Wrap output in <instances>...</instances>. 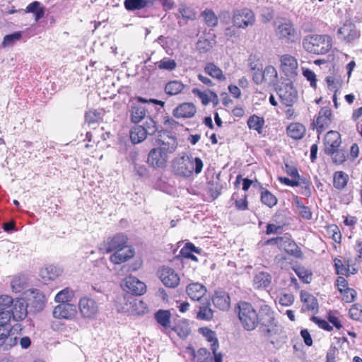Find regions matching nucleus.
Segmentation results:
<instances>
[{"instance_id": "obj_21", "label": "nucleus", "mask_w": 362, "mask_h": 362, "mask_svg": "<svg viewBox=\"0 0 362 362\" xmlns=\"http://www.w3.org/2000/svg\"><path fill=\"white\" fill-rule=\"evenodd\" d=\"M214 305L222 310H227L230 305V298L224 291H216L212 298Z\"/></svg>"}, {"instance_id": "obj_39", "label": "nucleus", "mask_w": 362, "mask_h": 362, "mask_svg": "<svg viewBox=\"0 0 362 362\" xmlns=\"http://www.w3.org/2000/svg\"><path fill=\"white\" fill-rule=\"evenodd\" d=\"M337 285L339 291L344 294L351 293V298L349 299L350 301H354L356 297V292L354 289L347 287V281L342 276H339L337 279Z\"/></svg>"}, {"instance_id": "obj_43", "label": "nucleus", "mask_w": 362, "mask_h": 362, "mask_svg": "<svg viewBox=\"0 0 362 362\" xmlns=\"http://www.w3.org/2000/svg\"><path fill=\"white\" fill-rule=\"evenodd\" d=\"M221 185L217 181L211 180L207 182L208 192L214 200L221 194Z\"/></svg>"}, {"instance_id": "obj_33", "label": "nucleus", "mask_w": 362, "mask_h": 362, "mask_svg": "<svg viewBox=\"0 0 362 362\" xmlns=\"http://www.w3.org/2000/svg\"><path fill=\"white\" fill-rule=\"evenodd\" d=\"M301 301L305 305L306 308L309 310H317L318 303L317 300L313 295L308 292L302 291L300 292Z\"/></svg>"}, {"instance_id": "obj_42", "label": "nucleus", "mask_w": 362, "mask_h": 362, "mask_svg": "<svg viewBox=\"0 0 362 362\" xmlns=\"http://www.w3.org/2000/svg\"><path fill=\"white\" fill-rule=\"evenodd\" d=\"M261 202L269 208H272L277 204V198L267 189H263L261 192Z\"/></svg>"}, {"instance_id": "obj_3", "label": "nucleus", "mask_w": 362, "mask_h": 362, "mask_svg": "<svg viewBox=\"0 0 362 362\" xmlns=\"http://www.w3.org/2000/svg\"><path fill=\"white\" fill-rule=\"evenodd\" d=\"M258 325L260 333L267 339L281 336L284 332L283 327L276 320L273 310L267 305H262L259 309Z\"/></svg>"}, {"instance_id": "obj_27", "label": "nucleus", "mask_w": 362, "mask_h": 362, "mask_svg": "<svg viewBox=\"0 0 362 362\" xmlns=\"http://www.w3.org/2000/svg\"><path fill=\"white\" fill-rule=\"evenodd\" d=\"M253 281L256 288H265L270 285L272 276L267 272H261L255 276Z\"/></svg>"}, {"instance_id": "obj_11", "label": "nucleus", "mask_w": 362, "mask_h": 362, "mask_svg": "<svg viewBox=\"0 0 362 362\" xmlns=\"http://www.w3.org/2000/svg\"><path fill=\"white\" fill-rule=\"evenodd\" d=\"M121 286L127 292L132 296H141L146 292L145 284L133 276H127L122 282Z\"/></svg>"}, {"instance_id": "obj_7", "label": "nucleus", "mask_w": 362, "mask_h": 362, "mask_svg": "<svg viewBox=\"0 0 362 362\" xmlns=\"http://www.w3.org/2000/svg\"><path fill=\"white\" fill-rule=\"evenodd\" d=\"M116 306L119 312L136 315L144 313L143 309L146 308V304L142 300L129 293H125L119 297L116 302Z\"/></svg>"}, {"instance_id": "obj_14", "label": "nucleus", "mask_w": 362, "mask_h": 362, "mask_svg": "<svg viewBox=\"0 0 362 362\" xmlns=\"http://www.w3.org/2000/svg\"><path fill=\"white\" fill-rule=\"evenodd\" d=\"M341 144V135L338 132H328L324 138L325 153H333L339 148Z\"/></svg>"}, {"instance_id": "obj_1", "label": "nucleus", "mask_w": 362, "mask_h": 362, "mask_svg": "<svg viewBox=\"0 0 362 362\" xmlns=\"http://www.w3.org/2000/svg\"><path fill=\"white\" fill-rule=\"evenodd\" d=\"M157 141L159 146L149 151L147 163L155 169H163L167 166L169 155L176 151L178 142L176 136L167 131L160 132Z\"/></svg>"}, {"instance_id": "obj_23", "label": "nucleus", "mask_w": 362, "mask_h": 362, "mask_svg": "<svg viewBox=\"0 0 362 362\" xmlns=\"http://www.w3.org/2000/svg\"><path fill=\"white\" fill-rule=\"evenodd\" d=\"M186 291L192 300H201L205 295L206 289L202 284L194 283L187 286Z\"/></svg>"}, {"instance_id": "obj_58", "label": "nucleus", "mask_w": 362, "mask_h": 362, "mask_svg": "<svg viewBox=\"0 0 362 362\" xmlns=\"http://www.w3.org/2000/svg\"><path fill=\"white\" fill-rule=\"evenodd\" d=\"M134 170L137 175L141 177H146L148 175V170L144 165L138 164L134 162Z\"/></svg>"}, {"instance_id": "obj_6", "label": "nucleus", "mask_w": 362, "mask_h": 362, "mask_svg": "<svg viewBox=\"0 0 362 362\" xmlns=\"http://www.w3.org/2000/svg\"><path fill=\"white\" fill-rule=\"evenodd\" d=\"M238 317L244 329L252 331L258 325L259 313H257L251 304L240 302L238 304Z\"/></svg>"}, {"instance_id": "obj_48", "label": "nucleus", "mask_w": 362, "mask_h": 362, "mask_svg": "<svg viewBox=\"0 0 362 362\" xmlns=\"http://www.w3.org/2000/svg\"><path fill=\"white\" fill-rule=\"evenodd\" d=\"M331 156L332 161L337 165L342 164L346 159L345 151L337 148L333 153H326Z\"/></svg>"}, {"instance_id": "obj_18", "label": "nucleus", "mask_w": 362, "mask_h": 362, "mask_svg": "<svg viewBox=\"0 0 362 362\" xmlns=\"http://www.w3.org/2000/svg\"><path fill=\"white\" fill-rule=\"evenodd\" d=\"M160 279L163 284L170 288H175L180 283V277L174 269L163 267L160 272Z\"/></svg>"}, {"instance_id": "obj_16", "label": "nucleus", "mask_w": 362, "mask_h": 362, "mask_svg": "<svg viewBox=\"0 0 362 362\" xmlns=\"http://www.w3.org/2000/svg\"><path fill=\"white\" fill-rule=\"evenodd\" d=\"M281 68L285 75L293 78L297 75L298 63L295 57L284 54L281 57Z\"/></svg>"}, {"instance_id": "obj_24", "label": "nucleus", "mask_w": 362, "mask_h": 362, "mask_svg": "<svg viewBox=\"0 0 362 362\" xmlns=\"http://www.w3.org/2000/svg\"><path fill=\"white\" fill-rule=\"evenodd\" d=\"M154 1L155 0H124V6L127 11H134L151 7Z\"/></svg>"}, {"instance_id": "obj_29", "label": "nucleus", "mask_w": 362, "mask_h": 362, "mask_svg": "<svg viewBox=\"0 0 362 362\" xmlns=\"http://www.w3.org/2000/svg\"><path fill=\"white\" fill-rule=\"evenodd\" d=\"M60 270L54 265H47L40 270V276L44 280H54L60 275Z\"/></svg>"}, {"instance_id": "obj_22", "label": "nucleus", "mask_w": 362, "mask_h": 362, "mask_svg": "<svg viewBox=\"0 0 362 362\" xmlns=\"http://www.w3.org/2000/svg\"><path fill=\"white\" fill-rule=\"evenodd\" d=\"M277 34L280 39H285L286 42H294L296 40V30L290 23L279 25Z\"/></svg>"}, {"instance_id": "obj_2", "label": "nucleus", "mask_w": 362, "mask_h": 362, "mask_svg": "<svg viewBox=\"0 0 362 362\" xmlns=\"http://www.w3.org/2000/svg\"><path fill=\"white\" fill-rule=\"evenodd\" d=\"M127 238L121 233L108 238L105 242V248L107 252L116 250L110 256V260L115 264H121L134 256V251L127 244Z\"/></svg>"}, {"instance_id": "obj_64", "label": "nucleus", "mask_w": 362, "mask_h": 362, "mask_svg": "<svg viewBox=\"0 0 362 362\" xmlns=\"http://www.w3.org/2000/svg\"><path fill=\"white\" fill-rule=\"evenodd\" d=\"M339 350L335 346H331L327 354V362H336L335 357Z\"/></svg>"}, {"instance_id": "obj_45", "label": "nucleus", "mask_w": 362, "mask_h": 362, "mask_svg": "<svg viewBox=\"0 0 362 362\" xmlns=\"http://www.w3.org/2000/svg\"><path fill=\"white\" fill-rule=\"evenodd\" d=\"M265 82L268 83H274L277 78V71L272 66H267L263 71Z\"/></svg>"}, {"instance_id": "obj_34", "label": "nucleus", "mask_w": 362, "mask_h": 362, "mask_svg": "<svg viewBox=\"0 0 362 362\" xmlns=\"http://www.w3.org/2000/svg\"><path fill=\"white\" fill-rule=\"evenodd\" d=\"M180 338H186L191 332L189 323L186 320H180L172 328Z\"/></svg>"}, {"instance_id": "obj_25", "label": "nucleus", "mask_w": 362, "mask_h": 362, "mask_svg": "<svg viewBox=\"0 0 362 362\" xmlns=\"http://www.w3.org/2000/svg\"><path fill=\"white\" fill-rule=\"evenodd\" d=\"M146 108L139 103H133L131 106V121L137 124L146 116Z\"/></svg>"}, {"instance_id": "obj_44", "label": "nucleus", "mask_w": 362, "mask_h": 362, "mask_svg": "<svg viewBox=\"0 0 362 362\" xmlns=\"http://www.w3.org/2000/svg\"><path fill=\"white\" fill-rule=\"evenodd\" d=\"M21 37L22 33L20 31L15 32L10 35H6L3 39L2 47H6L8 46H12L15 44L16 42L20 40Z\"/></svg>"}, {"instance_id": "obj_54", "label": "nucleus", "mask_w": 362, "mask_h": 362, "mask_svg": "<svg viewBox=\"0 0 362 362\" xmlns=\"http://www.w3.org/2000/svg\"><path fill=\"white\" fill-rule=\"evenodd\" d=\"M349 316L354 320H360L362 319V309L358 305H353L349 309Z\"/></svg>"}, {"instance_id": "obj_5", "label": "nucleus", "mask_w": 362, "mask_h": 362, "mask_svg": "<svg viewBox=\"0 0 362 362\" xmlns=\"http://www.w3.org/2000/svg\"><path fill=\"white\" fill-rule=\"evenodd\" d=\"M303 47L308 52L325 54L332 47V39L328 35H308L303 40Z\"/></svg>"}, {"instance_id": "obj_40", "label": "nucleus", "mask_w": 362, "mask_h": 362, "mask_svg": "<svg viewBox=\"0 0 362 362\" xmlns=\"http://www.w3.org/2000/svg\"><path fill=\"white\" fill-rule=\"evenodd\" d=\"M204 22L208 27H216L218 25V16L211 9H206L201 13Z\"/></svg>"}, {"instance_id": "obj_61", "label": "nucleus", "mask_w": 362, "mask_h": 362, "mask_svg": "<svg viewBox=\"0 0 362 362\" xmlns=\"http://www.w3.org/2000/svg\"><path fill=\"white\" fill-rule=\"evenodd\" d=\"M294 300V296L291 293L284 294L279 298V303L282 305L288 306L293 303Z\"/></svg>"}, {"instance_id": "obj_35", "label": "nucleus", "mask_w": 362, "mask_h": 362, "mask_svg": "<svg viewBox=\"0 0 362 362\" xmlns=\"http://www.w3.org/2000/svg\"><path fill=\"white\" fill-rule=\"evenodd\" d=\"M197 317L200 320H210L213 318V310L210 308V303L206 300L199 307Z\"/></svg>"}, {"instance_id": "obj_47", "label": "nucleus", "mask_w": 362, "mask_h": 362, "mask_svg": "<svg viewBox=\"0 0 362 362\" xmlns=\"http://www.w3.org/2000/svg\"><path fill=\"white\" fill-rule=\"evenodd\" d=\"M143 128L147 135H153L158 130V127L156 122L151 117L146 119Z\"/></svg>"}, {"instance_id": "obj_55", "label": "nucleus", "mask_w": 362, "mask_h": 362, "mask_svg": "<svg viewBox=\"0 0 362 362\" xmlns=\"http://www.w3.org/2000/svg\"><path fill=\"white\" fill-rule=\"evenodd\" d=\"M12 315L9 309L4 310L0 311V324L5 327L11 326L9 324Z\"/></svg>"}, {"instance_id": "obj_36", "label": "nucleus", "mask_w": 362, "mask_h": 362, "mask_svg": "<svg viewBox=\"0 0 362 362\" xmlns=\"http://www.w3.org/2000/svg\"><path fill=\"white\" fill-rule=\"evenodd\" d=\"M204 71L211 77L219 81H224L226 77L223 74L222 70L214 63H208L204 67Z\"/></svg>"}, {"instance_id": "obj_32", "label": "nucleus", "mask_w": 362, "mask_h": 362, "mask_svg": "<svg viewBox=\"0 0 362 362\" xmlns=\"http://www.w3.org/2000/svg\"><path fill=\"white\" fill-rule=\"evenodd\" d=\"M185 85L180 81H171L166 83L165 92L168 95H175L182 92Z\"/></svg>"}, {"instance_id": "obj_59", "label": "nucleus", "mask_w": 362, "mask_h": 362, "mask_svg": "<svg viewBox=\"0 0 362 362\" xmlns=\"http://www.w3.org/2000/svg\"><path fill=\"white\" fill-rule=\"evenodd\" d=\"M303 76L310 82V86L313 88H316V75L310 69L303 70Z\"/></svg>"}, {"instance_id": "obj_46", "label": "nucleus", "mask_w": 362, "mask_h": 362, "mask_svg": "<svg viewBox=\"0 0 362 362\" xmlns=\"http://www.w3.org/2000/svg\"><path fill=\"white\" fill-rule=\"evenodd\" d=\"M80 311L84 317H90V299L87 297H83L80 299L78 303Z\"/></svg>"}, {"instance_id": "obj_62", "label": "nucleus", "mask_w": 362, "mask_h": 362, "mask_svg": "<svg viewBox=\"0 0 362 362\" xmlns=\"http://www.w3.org/2000/svg\"><path fill=\"white\" fill-rule=\"evenodd\" d=\"M192 93L195 95H197L201 100L203 105H206L209 103L210 100L209 99V97L207 94H206L204 92H202L198 88H193Z\"/></svg>"}, {"instance_id": "obj_9", "label": "nucleus", "mask_w": 362, "mask_h": 362, "mask_svg": "<svg viewBox=\"0 0 362 362\" xmlns=\"http://www.w3.org/2000/svg\"><path fill=\"white\" fill-rule=\"evenodd\" d=\"M281 102L286 107H291L298 100V92L292 82L282 83L277 89Z\"/></svg>"}, {"instance_id": "obj_15", "label": "nucleus", "mask_w": 362, "mask_h": 362, "mask_svg": "<svg viewBox=\"0 0 362 362\" xmlns=\"http://www.w3.org/2000/svg\"><path fill=\"white\" fill-rule=\"evenodd\" d=\"M76 314V306L71 303H60L54 307L52 315L54 318L70 320Z\"/></svg>"}, {"instance_id": "obj_19", "label": "nucleus", "mask_w": 362, "mask_h": 362, "mask_svg": "<svg viewBox=\"0 0 362 362\" xmlns=\"http://www.w3.org/2000/svg\"><path fill=\"white\" fill-rule=\"evenodd\" d=\"M199 332L202 333L209 341L212 342L211 349L212 350L213 354L215 355V362H222L221 354L217 353L218 343L216 333L207 327L199 328Z\"/></svg>"}, {"instance_id": "obj_30", "label": "nucleus", "mask_w": 362, "mask_h": 362, "mask_svg": "<svg viewBox=\"0 0 362 362\" xmlns=\"http://www.w3.org/2000/svg\"><path fill=\"white\" fill-rule=\"evenodd\" d=\"M155 319L157 322L160 325L164 328H170V317L171 313L170 310H158L155 313Z\"/></svg>"}, {"instance_id": "obj_28", "label": "nucleus", "mask_w": 362, "mask_h": 362, "mask_svg": "<svg viewBox=\"0 0 362 362\" xmlns=\"http://www.w3.org/2000/svg\"><path fill=\"white\" fill-rule=\"evenodd\" d=\"M287 133L294 139H300L305 133V127L300 123H293L287 127Z\"/></svg>"}, {"instance_id": "obj_37", "label": "nucleus", "mask_w": 362, "mask_h": 362, "mask_svg": "<svg viewBox=\"0 0 362 362\" xmlns=\"http://www.w3.org/2000/svg\"><path fill=\"white\" fill-rule=\"evenodd\" d=\"M348 175L342 171L336 172L334 175L333 185L337 189H343L347 185Z\"/></svg>"}, {"instance_id": "obj_26", "label": "nucleus", "mask_w": 362, "mask_h": 362, "mask_svg": "<svg viewBox=\"0 0 362 362\" xmlns=\"http://www.w3.org/2000/svg\"><path fill=\"white\" fill-rule=\"evenodd\" d=\"M25 13H32L35 16V21H38L45 16V7L41 4L40 2L35 1L28 4L25 9Z\"/></svg>"}, {"instance_id": "obj_13", "label": "nucleus", "mask_w": 362, "mask_h": 362, "mask_svg": "<svg viewBox=\"0 0 362 362\" xmlns=\"http://www.w3.org/2000/svg\"><path fill=\"white\" fill-rule=\"evenodd\" d=\"M337 35L346 42H351L360 37V33L357 30L355 24L347 20L338 31Z\"/></svg>"}, {"instance_id": "obj_49", "label": "nucleus", "mask_w": 362, "mask_h": 362, "mask_svg": "<svg viewBox=\"0 0 362 362\" xmlns=\"http://www.w3.org/2000/svg\"><path fill=\"white\" fill-rule=\"evenodd\" d=\"M156 64L160 69H165L168 71H173L177 66L175 61L171 59H163V60L156 63Z\"/></svg>"}, {"instance_id": "obj_63", "label": "nucleus", "mask_w": 362, "mask_h": 362, "mask_svg": "<svg viewBox=\"0 0 362 362\" xmlns=\"http://www.w3.org/2000/svg\"><path fill=\"white\" fill-rule=\"evenodd\" d=\"M326 82L327 83L328 88L336 92L338 89L339 84L338 82L335 81L334 78L332 76L326 77Z\"/></svg>"}, {"instance_id": "obj_8", "label": "nucleus", "mask_w": 362, "mask_h": 362, "mask_svg": "<svg viewBox=\"0 0 362 362\" xmlns=\"http://www.w3.org/2000/svg\"><path fill=\"white\" fill-rule=\"evenodd\" d=\"M21 330V325L5 327L0 324V348L9 350L18 344V337L12 332L13 329Z\"/></svg>"}, {"instance_id": "obj_41", "label": "nucleus", "mask_w": 362, "mask_h": 362, "mask_svg": "<svg viewBox=\"0 0 362 362\" xmlns=\"http://www.w3.org/2000/svg\"><path fill=\"white\" fill-rule=\"evenodd\" d=\"M264 124V120L262 117H259L255 115L249 117L247 120V125L250 129H253L259 134L262 133V129Z\"/></svg>"}, {"instance_id": "obj_31", "label": "nucleus", "mask_w": 362, "mask_h": 362, "mask_svg": "<svg viewBox=\"0 0 362 362\" xmlns=\"http://www.w3.org/2000/svg\"><path fill=\"white\" fill-rule=\"evenodd\" d=\"M147 134L143 126L136 125L130 131V139L134 144H139L146 138Z\"/></svg>"}, {"instance_id": "obj_51", "label": "nucleus", "mask_w": 362, "mask_h": 362, "mask_svg": "<svg viewBox=\"0 0 362 362\" xmlns=\"http://www.w3.org/2000/svg\"><path fill=\"white\" fill-rule=\"evenodd\" d=\"M247 64L252 71H259L263 69V66L256 55L250 54L247 59Z\"/></svg>"}, {"instance_id": "obj_57", "label": "nucleus", "mask_w": 362, "mask_h": 362, "mask_svg": "<svg viewBox=\"0 0 362 362\" xmlns=\"http://www.w3.org/2000/svg\"><path fill=\"white\" fill-rule=\"evenodd\" d=\"M311 320L325 330L330 332L333 329L332 326L329 325L326 320L320 319L318 317L313 316Z\"/></svg>"}, {"instance_id": "obj_52", "label": "nucleus", "mask_w": 362, "mask_h": 362, "mask_svg": "<svg viewBox=\"0 0 362 362\" xmlns=\"http://www.w3.org/2000/svg\"><path fill=\"white\" fill-rule=\"evenodd\" d=\"M297 276L305 283H310L312 274L306 270L304 267H297L295 269Z\"/></svg>"}, {"instance_id": "obj_10", "label": "nucleus", "mask_w": 362, "mask_h": 362, "mask_svg": "<svg viewBox=\"0 0 362 362\" xmlns=\"http://www.w3.org/2000/svg\"><path fill=\"white\" fill-rule=\"evenodd\" d=\"M255 21L254 13L248 8L237 9L233 11V25L238 28H245L252 25Z\"/></svg>"}, {"instance_id": "obj_17", "label": "nucleus", "mask_w": 362, "mask_h": 362, "mask_svg": "<svg viewBox=\"0 0 362 362\" xmlns=\"http://www.w3.org/2000/svg\"><path fill=\"white\" fill-rule=\"evenodd\" d=\"M27 308L28 305L24 299H15L10 307V310L13 320L21 321L24 320L28 315Z\"/></svg>"}, {"instance_id": "obj_60", "label": "nucleus", "mask_w": 362, "mask_h": 362, "mask_svg": "<svg viewBox=\"0 0 362 362\" xmlns=\"http://www.w3.org/2000/svg\"><path fill=\"white\" fill-rule=\"evenodd\" d=\"M252 81L254 83L257 85L261 84L263 82H265L264 80V75L262 69H260L259 71L256 70L254 71V73L252 74Z\"/></svg>"}, {"instance_id": "obj_20", "label": "nucleus", "mask_w": 362, "mask_h": 362, "mask_svg": "<svg viewBox=\"0 0 362 362\" xmlns=\"http://www.w3.org/2000/svg\"><path fill=\"white\" fill-rule=\"evenodd\" d=\"M197 112L195 105L192 103H184L173 110V115L177 118H190Z\"/></svg>"}, {"instance_id": "obj_53", "label": "nucleus", "mask_w": 362, "mask_h": 362, "mask_svg": "<svg viewBox=\"0 0 362 362\" xmlns=\"http://www.w3.org/2000/svg\"><path fill=\"white\" fill-rule=\"evenodd\" d=\"M179 12L184 19L192 21L196 18V13L185 6H181L179 8Z\"/></svg>"}, {"instance_id": "obj_38", "label": "nucleus", "mask_w": 362, "mask_h": 362, "mask_svg": "<svg viewBox=\"0 0 362 362\" xmlns=\"http://www.w3.org/2000/svg\"><path fill=\"white\" fill-rule=\"evenodd\" d=\"M74 296V292L69 288H65L55 296L54 300L59 303H69Z\"/></svg>"}, {"instance_id": "obj_56", "label": "nucleus", "mask_w": 362, "mask_h": 362, "mask_svg": "<svg viewBox=\"0 0 362 362\" xmlns=\"http://www.w3.org/2000/svg\"><path fill=\"white\" fill-rule=\"evenodd\" d=\"M13 300L11 296L6 295L0 296V311L9 309Z\"/></svg>"}, {"instance_id": "obj_4", "label": "nucleus", "mask_w": 362, "mask_h": 362, "mask_svg": "<svg viewBox=\"0 0 362 362\" xmlns=\"http://www.w3.org/2000/svg\"><path fill=\"white\" fill-rule=\"evenodd\" d=\"M203 162L200 158H194L183 153L175 158L172 162V170L175 175L182 177H189L194 173L199 174L203 168Z\"/></svg>"}, {"instance_id": "obj_50", "label": "nucleus", "mask_w": 362, "mask_h": 362, "mask_svg": "<svg viewBox=\"0 0 362 362\" xmlns=\"http://www.w3.org/2000/svg\"><path fill=\"white\" fill-rule=\"evenodd\" d=\"M213 47L212 42L207 39H200L197 42V49L200 53H206Z\"/></svg>"}, {"instance_id": "obj_12", "label": "nucleus", "mask_w": 362, "mask_h": 362, "mask_svg": "<svg viewBox=\"0 0 362 362\" xmlns=\"http://www.w3.org/2000/svg\"><path fill=\"white\" fill-rule=\"evenodd\" d=\"M332 110L328 107H323L320 110L316 120H314L312 124L319 134L329 127L332 122Z\"/></svg>"}]
</instances>
